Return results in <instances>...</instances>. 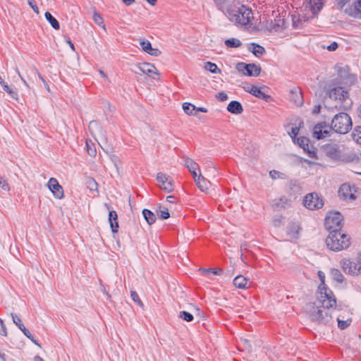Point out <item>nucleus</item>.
I'll return each mask as SVG.
<instances>
[{
  "instance_id": "obj_12",
  "label": "nucleus",
  "mask_w": 361,
  "mask_h": 361,
  "mask_svg": "<svg viewBox=\"0 0 361 361\" xmlns=\"http://www.w3.org/2000/svg\"><path fill=\"white\" fill-rule=\"evenodd\" d=\"M297 144L304 149L311 158L317 157V150L310 145V140L306 137H300L297 139Z\"/></svg>"
},
{
  "instance_id": "obj_13",
  "label": "nucleus",
  "mask_w": 361,
  "mask_h": 361,
  "mask_svg": "<svg viewBox=\"0 0 361 361\" xmlns=\"http://www.w3.org/2000/svg\"><path fill=\"white\" fill-rule=\"evenodd\" d=\"M331 131V128L326 123H318L314 128L313 137L320 140L328 136Z\"/></svg>"
},
{
  "instance_id": "obj_8",
  "label": "nucleus",
  "mask_w": 361,
  "mask_h": 361,
  "mask_svg": "<svg viewBox=\"0 0 361 361\" xmlns=\"http://www.w3.org/2000/svg\"><path fill=\"white\" fill-rule=\"evenodd\" d=\"M339 264L343 271L348 274L357 276L361 273V265L357 259L352 261L350 259L344 258L340 261Z\"/></svg>"
},
{
  "instance_id": "obj_2",
  "label": "nucleus",
  "mask_w": 361,
  "mask_h": 361,
  "mask_svg": "<svg viewBox=\"0 0 361 361\" xmlns=\"http://www.w3.org/2000/svg\"><path fill=\"white\" fill-rule=\"evenodd\" d=\"M221 9L228 19L236 25H247L253 18L252 11L243 5L226 4Z\"/></svg>"
},
{
  "instance_id": "obj_53",
  "label": "nucleus",
  "mask_w": 361,
  "mask_h": 361,
  "mask_svg": "<svg viewBox=\"0 0 361 361\" xmlns=\"http://www.w3.org/2000/svg\"><path fill=\"white\" fill-rule=\"evenodd\" d=\"M0 334L2 336H7V330L5 325L3 323V321L0 319Z\"/></svg>"
},
{
  "instance_id": "obj_63",
  "label": "nucleus",
  "mask_w": 361,
  "mask_h": 361,
  "mask_svg": "<svg viewBox=\"0 0 361 361\" xmlns=\"http://www.w3.org/2000/svg\"><path fill=\"white\" fill-rule=\"evenodd\" d=\"M121 1L126 6H130L135 2V0H121Z\"/></svg>"
},
{
  "instance_id": "obj_20",
  "label": "nucleus",
  "mask_w": 361,
  "mask_h": 361,
  "mask_svg": "<svg viewBox=\"0 0 361 361\" xmlns=\"http://www.w3.org/2000/svg\"><path fill=\"white\" fill-rule=\"evenodd\" d=\"M245 90L247 92H250L252 95L255 96L256 97H258L266 101L270 97L269 95L266 94L259 88L255 85H247V87H245Z\"/></svg>"
},
{
  "instance_id": "obj_31",
  "label": "nucleus",
  "mask_w": 361,
  "mask_h": 361,
  "mask_svg": "<svg viewBox=\"0 0 361 361\" xmlns=\"http://www.w3.org/2000/svg\"><path fill=\"white\" fill-rule=\"evenodd\" d=\"M143 216L149 225L153 224L156 221L155 214L150 210L144 209L142 210Z\"/></svg>"
},
{
  "instance_id": "obj_7",
  "label": "nucleus",
  "mask_w": 361,
  "mask_h": 361,
  "mask_svg": "<svg viewBox=\"0 0 361 361\" xmlns=\"http://www.w3.org/2000/svg\"><path fill=\"white\" fill-rule=\"evenodd\" d=\"M336 70L338 73V77L334 80H340L342 82V85L348 87L351 86L356 82V77L354 75L349 73V68L348 66H336Z\"/></svg>"
},
{
  "instance_id": "obj_5",
  "label": "nucleus",
  "mask_w": 361,
  "mask_h": 361,
  "mask_svg": "<svg viewBox=\"0 0 361 361\" xmlns=\"http://www.w3.org/2000/svg\"><path fill=\"white\" fill-rule=\"evenodd\" d=\"M331 130L340 134H345L352 128V121L346 113H338L331 121Z\"/></svg>"
},
{
  "instance_id": "obj_19",
  "label": "nucleus",
  "mask_w": 361,
  "mask_h": 361,
  "mask_svg": "<svg viewBox=\"0 0 361 361\" xmlns=\"http://www.w3.org/2000/svg\"><path fill=\"white\" fill-rule=\"evenodd\" d=\"M137 70L144 74L152 77V74L159 75L157 68L153 64L144 63L137 66Z\"/></svg>"
},
{
  "instance_id": "obj_1",
  "label": "nucleus",
  "mask_w": 361,
  "mask_h": 361,
  "mask_svg": "<svg viewBox=\"0 0 361 361\" xmlns=\"http://www.w3.org/2000/svg\"><path fill=\"white\" fill-rule=\"evenodd\" d=\"M334 296L321 294L313 302L307 303L305 311L310 319L317 325H330L333 323L331 308L336 306Z\"/></svg>"
},
{
  "instance_id": "obj_54",
  "label": "nucleus",
  "mask_w": 361,
  "mask_h": 361,
  "mask_svg": "<svg viewBox=\"0 0 361 361\" xmlns=\"http://www.w3.org/2000/svg\"><path fill=\"white\" fill-rule=\"evenodd\" d=\"M216 98H218L219 100L224 102V101H226L228 99V97L226 93L222 92H219L216 95Z\"/></svg>"
},
{
  "instance_id": "obj_28",
  "label": "nucleus",
  "mask_w": 361,
  "mask_h": 361,
  "mask_svg": "<svg viewBox=\"0 0 361 361\" xmlns=\"http://www.w3.org/2000/svg\"><path fill=\"white\" fill-rule=\"evenodd\" d=\"M300 226L297 223H293L287 228V233L293 238H298Z\"/></svg>"
},
{
  "instance_id": "obj_43",
  "label": "nucleus",
  "mask_w": 361,
  "mask_h": 361,
  "mask_svg": "<svg viewBox=\"0 0 361 361\" xmlns=\"http://www.w3.org/2000/svg\"><path fill=\"white\" fill-rule=\"evenodd\" d=\"M111 160L113 162L118 174L120 175V169L121 168V163L120 160L115 155H112L111 157Z\"/></svg>"
},
{
  "instance_id": "obj_15",
  "label": "nucleus",
  "mask_w": 361,
  "mask_h": 361,
  "mask_svg": "<svg viewBox=\"0 0 361 361\" xmlns=\"http://www.w3.org/2000/svg\"><path fill=\"white\" fill-rule=\"evenodd\" d=\"M47 185L56 198L61 199L63 197V188L59 185L58 180L56 178H51L49 180Z\"/></svg>"
},
{
  "instance_id": "obj_42",
  "label": "nucleus",
  "mask_w": 361,
  "mask_h": 361,
  "mask_svg": "<svg viewBox=\"0 0 361 361\" xmlns=\"http://www.w3.org/2000/svg\"><path fill=\"white\" fill-rule=\"evenodd\" d=\"M87 188L92 191H97V183L92 178H89L87 180Z\"/></svg>"
},
{
  "instance_id": "obj_48",
  "label": "nucleus",
  "mask_w": 361,
  "mask_h": 361,
  "mask_svg": "<svg viewBox=\"0 0 361 361\" xmlns=\"http://www.w3.org/2000/svg\"><path fill=\"white\" fill-rule=\"evenodd\" d=\"M11 317L13 323L18 326V327L21 330L25 326L21 322V319L15 314H11Z\"/></svg>"
},
{
  "instance_id": "obj_18",
  "label": "nucleus",
  "mask_w": 361,
  "mask_h": 361,
  "mask_svg": "<svg viewBox=\"0 0 361 361\" xmlns=\"http://www.w3.org/2000/svg\"><path fill=\"white\" fill-rule=\"evenodd\" d=\"M326 153L329 157L335 160H340L343 157L341 150L339 147L336 145L327 146L326 147Z\"/></svg>"
},
{
  "instance_id": "obj_26",
  "label": "nucleus",
  "mask_w": 361,
  "mask_h": 361,
  "mask_svg": "<svg viewBox=\"0 0 361 361\" xmlns=\"http://www.w3.org/2000/svg\"><path fill=\"white\" fill-rule=\"evenodd\" d=\"M195 182L202 192H207L210 182L206 180L201 174L195 179Z\"/></svg>"
},
{
  "instance_id": "obj_49",
  "label": "nucleus",
  "mask_w": 361,
  "mask_h": 361,
  "mask_svg": "<svg viewBox=\"0 0 361 361\" xmlns=\"http://www.w3.org/2000/svg\"><path fill=\"white\" fill-rule=\"evenodd\" d=\"M283 173H280L279 171H276V170H272V171H271L269 172V176H270V177H271L272 179H274V180H275V179H276V178H282V176H283Z\"/></svg>"
},
{
  "instance_id": "obj_9",
  "label": "nucleus",
  "mask_w": 361,
  "mask_h": 361,
  "mask_svg": "<svg viewBox=\"0 0 361 361\" xmlns=\"http://www.w3.org/2000/svg\"><path fill=\"white\" fill-rule=\"evenodd\" d=\"M324 202L317 193H310L305 197L304 206L309 209H320L323 207Z\"/></svg>"
},
{
  "instance_id": "obj_39",
  "label": "nucleus",
  "mask_w": 361,
  "mask_h": 361,
  "mask_svg": "<svg viewBox=\"0 0 361 361\" xmlns=\"http://www.w3.org/2000/svg\"><path fill=\"white\" fill-rule=\"evenodd\" d=\"M93 20L99 26H101L104 30H106V26L104 24L103 18L96 11L93 13Z\"/></svg>"
},
{
  "instance_id": "obj_56",
  "label": "nucleus",
  "mask_w": 361,
  "mask_h": 361,
  "mask_svg": "<svg viewBox=\"0 0 361 361\" xmlns=\"http://www.w3.org/2000/svg\"><path fill=\"white\" fill-rule=\"evenodd\" d=\"M273 225L275 227H279L281 225V216H276L273 219Z\"/></svg>"
},
{
  "instance_id": "obj_52",
  "label": "nucleus",
  "mask_w": 361,
  "mask_h": 361,
  "mask_svg": "<svg viewBox=\"0 0 361 361\" xmlns=\"http://www.w3.org/2000/svg\"><path fill=\"white\" fill-rule=\"evenodd\" d=\"M86 146H87V153L92 156V157H94L96 155V149L94 148H92L88 142H86Z\"/></svg>"
},
{
  "instance_id": "obj_30",
  "label": "nucleus",
  "mask_w": 361,
  "mask_h": 361,
  "mask_svg": "<svg viewBox=\"0 0 361 361\" xmlns=\"http://www.w3.org/2000/svg\"><path fill=\"white\" fill-rule=\"evenodd\" d=\"M330 276L334 281L339 283H343L345 279V277L341 271L335 268H333L330 270Z\"/></svg>"
},
{
  "instance_id": "obj_24",
  "label": "nucleus",
  "mask_w": 361,
  "mask_h": 361,
  "mask_svg": "<svg viewBox=\"0 0 361 361\" xmlns=\"http://www.w3.org/2000/svg\"><path fill=\"white\" fill-rule=\"evenodd\" d=\"M184 165L192 173L194 179L198 177L196 173V170L199 169V166L195 161H194L192 159L186 158L184 161Z\"/></svg>"
},
{
  "instance_id": "obj_25",
  "label": "nucleus",
  "mask_w": 361,
  "mask_h": 361,
  "mask_svg": "<svg viewBox=\"0 0 361 361\" xmlns=\"http://www.w3.org/2000/svg\"><path fill=\"white\" fill-rule=\"evenodd\" d=\"M227 110L231 114H240L243 112V109L239 102L232 101L228 104Z\"/></svg>"
},
{
  "instance_id": "obj_22",
  "label": "nucleus",
  "mask_w": 361,
  "mask_h": 361,
  "mask_svg": "<svg viewBox=\"0 0 361 361\" xmlns=\"http://www.w3.org/2000/svg\"><path fill=\"white\" fill-rule=\"evenodd\" d=\"M317 274H318V276L321 281V283L319 286V290L320 291L319 295H321V294L326 293V295H329V296H334L333 295L332 291L327 288V287L324 283V279H325L324 273L322 271H319Z\"/></svg>"
},
{
  "instance_id": "obj_27",
  "label": "nucleus",
  "mask_w": 361,
  "mask_h": 361,
  "mask_svg": "<svg viewBox=\"0 0 361 361\" xmlns=\"http://www.w3.org/2000/svg\"><path fill=\"white\" fill-rule=\"evenodd\" d=\"M233 284L236 288L241 289H246L249 286L248 279L244 277L243 275H238L233 279Z\"/></svg>"
},
{
  "instance_id": "obj_58",
  "label": "nucleus",
  "mask_w": 361,
  "mask_h": 361,
  "mask_svg": "<svg viewBox=\"0 0 361 361\" xmlns=\"http://www.w3.org/2000/svg\"><path fill=\"white\" fill-rule=\"evenodd\" d=\"M0 186L1 187L2 189H4L5 190H9L8 184L4 180H2L1 178H0Z\"/></svg>"
},
{
  "instance_id": "obj_11",
  "label": "nucleus",
  "mask_w": 361,
  "mask_h": 361,
  "mask_svg": "<svg viewBox=\"0 0 361 361\" xmlns=\"http://www.w3.org/2000/svg\"><path fill=\"white\" fill-rule=\"evenodd\" d=\"M157 180L159 182V186L161 189L166 192H170L173 190L172 180L169 176L162 173H158Z\"/></svg>"
},
{
  "instance_id": "obj_46",
  "label": "nucleus",
  "mask_w": 361,
  "mask_h": 361,
  "mask_svg": "<svg viewBox=\"0 0 361 361\" xmlns=\"http://www.w3.org/2000/svg\"><path fill=\"white\" fill-rule=\"evenodd\" d=\"M258 71L255 70V68H249L247 70L245 75L247 76H257L259 75L261 72V68L259 66H257Z\"/></svg>"
},
{
  "instance_id": "obj_4",
  "label": "nucleus",
  "mask_w": 361,
  "mask_h": 361,
  "mask_svg": "<svg viewBox=\"0 0 361 361\" xmlns=\"http://www.w3.org/2000/svg\"><path fill=\"white\" fill-rule=\"evenodd\" d=\"M348 87L342 85L340 80H331L325 85L324 90L331 99L341 102L348 97Z\"/></svg>"
},
{
  "instance_id": "obj_35",
  "label": "nucleus",
  "mask_w": 361,
  "mask_h": 361,
  "mask_svg": "<svg viewBox=\"0 0 361 361\" xmlns=\"http://www.w3.org/2000/svg\"><path fill=\"white\" fill-rule=\"evenodd\" d=\"M204 68L212 73H221V72L215 63L209 61L204 63Z\"/></svg>"
},
{
  "instance_id": "obj_38",
  "label": "nucleus",
  "mask_w": 361,
  "mask_h": 361,
  "mask_svg": "<svg viewBox=\"0 0 361 361\" xmlns=\"http://www.w3.org/2000/svg\"><path fill=\"white\" fill-rule=\"evenodd\" d=\"M157 213L161 219H167L170 217L169 209L166 207H159V209L157 211Z\"/></svg>"
},
{
  "instance_id": "obj_51",
  "label": "nucleus",
  "mask_w": 361,
  "mask_h": 361,
  "mask_svg": "<svg viewBox=\"0 0 361 361\" xmlns=\"http://www.w3.org/2000/svg\"><path fill=\"white\" fill-rule=\"evenodd\" d=\"M299 128L298 127H293L291 129V132L289 133V135L290 136L292 137V139L295 141V137L297 136V135L299 133Z\"/></svg>"
},
{
  "instance_id": "obj_57",
  "label": "nucleus",
  "mask_w": 361,
  "mask_h": 361,
  "mask_svg": "<svg viewBox=\"0 0 361 361\" xmlns=\"http://www.w3.org/2000/svg\"><path fill=\"white\" fill-rule=\"evenodd\" d=\"M242 342L243 343V345H244L245 348L246 350H247L248 351H250L251 350L250 342L248 340L245 339V338L242 339Z\"/></svg>"
},
{
  "instance_id": "obj_17",
  "label": "nucleus",
  "mask_w": 361,
  "mask_h": 361,
  "mask_svg": "<svg viewBox=\"0 0 361 361\" xmlns=\"http://www.w3.org/2000/svg\"><path fill=\"white\" fill-rule=\"evenodd\" d=\"M322 6V0H309L305 8L312 12V16L307 18L314 17L321 11Z\"/></svg>"
},
{
  "instance_id": "obj_55",
  "label": "nucleus",
  "mask_w": 361,
  "mask_h": 361,
  "mask_svg": "<svg viewBox=\"0 0 361 361\" xmlns=\"http://www.w3.org/2000/svg\"><path fill=\"white\" fill-rule=\"evenodd\" d=\"M353 136L355 138L357 137V142H359L360 139L361 140V126H359L355 129V133H354Z\"/></svg>"
},
{
  "instance_id": "obj_29",
  "label": "nucleus",
  "mask_w": 361,
  "mask_h": 361,
  "mask_svg": "<svg viewBox=\"0 0 361 361\" xmlns=\"http://www.w3.org/2000/svg\"><path fill=\"white\" fill-rule=\"evenodd\" d=\"M248 49L257 57H259L265 53V49L263 47L255 43L250 44Z\"/></svg>"
},
{
  "instance_id": "obj_41",
  "label": "nucleus",
  "mask_w": 361,
  "mask_h": 361,
  "mask_svg": "<svg viewBox=\"0 0 361 361\" xmlns=\"http://www.w3.org/2000/svg\"><path fill=\"white\" fill-rule=\"evenodd\" d=\"M2 87L4 90L6 91L11 96V97L15 99L16 100L18 99L17 92L11 90L6 83L3 85Z\"/></svg>"
},
{
  "instance_id": "obj_3",
  "label": "nucleus",
  "mask_w": 361,
  "mask_h": 361,
  "mask_svg": "<svg viewBox=\"0 0 361 361\" xmlns=\"http://www.w3.org/2000/svg\"><path fill=\"white\" fill-rule=\"evenodd\" d=\"M327 247L338 252L348 248L350 245V238L341 231H331L326 239Z\"/></svg>"
},
{
  "instance_id": "obj_64",
  "label": "nucleus",
  "mask_w": 361,
  "mask_h": 361,
  "mask_svg": "<svg viewBox=\"0 0 361 361\" xmlns=\"http://www.w3.org/2000/svg\"><path fill=\"white\" fill-rule=\"evenodd\" d=\"M195 111H196V113L197 111H201V112H203V113H207V109L206 108H204V107H196Z\"/></svg>"
},
{
  "instance_id": "obj_40",
  "label": "nucleus",
  "mask_w": 361,
  "mask_h": 361,
  "mask_svg": "<svg viewBox=\"0 0 361 361\" xmlns=\"http://www.w3.org/2000/svg\"><path fill=\"white\" fill-rule=\"evenodd\" d=\"M130 296H131L132 300L135 302H136L142 309L144 308V304L142 303V302L140 299V297H139L138 294L135 290H132L130 291Z\"/></svg>"
},
{
  "instance_id": "obj_32",
  "label": "nucleus",
  "mask_w": 361,
  "mask_h": 361,
  "mask_svg": "<svg viewBox=\"0 0 361 361\" xmlns=\"http://www.w3.org/2000/svg\"><path fill=\"white\" fill-rule=\"evenodd\" d=\"M236 68L239 72L243 73L244 75H245L247 70L249 68H255V70L258 71L257 65L254 63L246 64L244 63H238L236 66Z\"/></svg>"
},
{
  "instance_id": "obj_45",
  "label": "nucleus",
  "mask_w": 361,
  "mask_h": 361,
  "mask_svg": "<svg viewBox=\"0 0 361 361\" xmlns=\"http://www.w3.org/2000/svg\"><path fill=\"white\" fill-rule=\"evenodd\" d=\"M23 334L24 335L28 338L29 339H30V341L34 343L36 345H38V346H40L39 344L38 343V342L34 338V337L32 336V335L30 334V332L25 328V327H23L21 330H20Z\"/></svg>"
},
{
  "instance_id": "obj_50",
  "label": "nucleus",
  "mask_w": 361,
  "mask_h": 361,
  "mask_svg": "<svg viewBox=\"0 0 361 361\" xmlns=\"http://www.w3.org/2000/svg\"><path fill=\"white\" fill-rule=\"evenodd\" d=\"M295 97V98L293 99L295 103L298 106L302 105V99L301 93L300 92H296Z\"/></svg>"
},
{
  "instance_id": "obj_60",
  "label": "nucleus",
  "mask_w": 361,
  "mask_h": 361,
  "mask_svg": "<svg viewBox=\"0 0 361 361\" xmlns=\"http://www.w3.org/2000/svg\"><path fill=\"white\" fill-rule=\"evenodd\" d=\"M338 43L334 42L329 46L327 47V49L330 51H335L338 48Z\"/></svg>"
},
{
  "instance_id": "obj_21",
  "label": "nucleus",
  "mask_w": 361,
  "mask_h": 361,
  "mask_svg": "<svg viewBox=\"0 0 361 361\" xmlns=\"http://www.w3.org/2000/svg\"><path fill=\"white\" fill-rule=\"evenodd\" d=\"M140 44L144 51L153 56H158L161 54V51L158 49L152 48L151 43L148 40H142Z\"/></svg>"
},
{
  "instance_id": "obj_34",
  "label": "nucleus",
  "mask_w": 361,
  "mask_h": 361,
  "mask_svg": "<svg viewBox=\"0 0 361 361\" xmlns=\"http://www.w3.org/2000/svg\"><path fill=\"white\" fill-rule=\"evenodd\" d=\"M45 18L50 23L51 27L55 30L60 29V25L58 20L49 13L46 12L44 14Z\"/></svg>"
},
{
  "instance_id": "obj_59",
  "label": "nucleus",
  "mask_w": 361,
  "mask_h": 361,
  "mask_svg": "<svg viewBox=\"0 0 361 361\" xmlns=\"http://www.w3.org/2000/svg\"><path fill=\"white\" fill-rule=\"evenodd\" d=\"M338 1V6L340 9H345V4L348 0H337Z\"/></svg>"
},
{
  "instance_id": "obj_61",
  "label": "nucleus",
  "mask_w": 361,
  "mask_h": 361,
  "mask_svg": "<svg viewBox=\"0 0 361 361\" xmlns=\"http://www.w3.org/2000/svg\"><path fill=\"white\" fill-rule=\"evenodd\" d=\"M36 73L37 74L38 77L40 78V80L44 82V86H45V88L49 91V87L48 85V84L47 83V82L44 80V79L42 78V76L41 75V74L38 72V71L37 69L35 70Z\"/></svg>"
},
{
  "instance_id": "obj_44",
  "label": "nucleus",
  "mask_w": 361,
  "mask_h": 361,
  "mask_svg": "<svg viewBox=\"0 0 361 361\" xmlns=\"http://www.w3.org/2000/svg\"><path fill=\"white\" fill-rule=\"evenodd\" d=\"M179 317L182 318L186 322H191L193 319V316L190 312L186 311H181L179 313Z\"/></svg>"
},
{
  "instance_id": "obj_37",
  "label": "nucleus",
  "mask_w": 361,
  "mask_h": 361,
  "mask_svg": "<svg viewBox=\"0 0 361 361\" xmlns=\"http://www.w3.org/2000/svg\"><path fill=\"white\" fill-rule=\"evenodd\" d=\"M199 271L202 272L203 274L207 275L209 273H212L216 275H221L223 273V270L221 269H212V268H200Z\"/></svg>"
},
{
  "instance_id": "obj_14",
  "label": "nucleus",
  "mask_w": 361,
  "mask_h": 361,
  "mask_svg": "<svg viewBox=\"0 0 361 361\" xmlns=\"http://www.w3.org/2000/svg\"><path fill=\"white\" fill-rule=\"evenodd\" d=\"M355 192V190L354 188L351 187L349 184L344 183L340 187L338 190V195L344 200H353L356 198Z\"/></svg>"
},
{
  "instance_id": "obj_33",
  "label": "nucleus",
  "mask_w": 361,
  "mask_h": 361,
  "mask_svg": "<svg viewBox=\"0 0 361 361\" xmlns=\"http://www.w3.org/2000/svg\"><path fill=\"white\" fill-rule=\"evenodd\" d=\"M183 109L184 112L190 116H197V113L195 111L196 106L194 104H192L188 102H185L183 104Z\"/></svg>"
},
{
  "instance_id": "obj_47",
  "label": "nucleus",
  "mask_w": 361,
  "mask_h": 361,
  "mask_svg": "<svg viewBox=\"0 0 361 361\" xmlns=\"http://www.w3.org/2000/svg\"><path fill=\"white\" fill-rule=\"evenodd\" d=\"M337 322H338V326L341 329H345L350 325L351 320L347 319V320L343 321V320L340 319L339 318H337Z\"/></svg>"
},
{
  "instance_id": "obj_6",
  "label": "nucleus",
  "mask_w": 361,
  "mask_h": 361,
  "mask_svg": "<svg viewBox=\"0 0 361 361\" xmlns=\"http://www.w3.org/2000/svg\"><path fill=\"white\" fill-rule=\"evenodd\" d=\"M343 226V216L337 212H329L325 219L326 228L331 231H341Z\"/></svg>"
},
{
  "instance_id": "obj_62",
  "label": "nucleus",
  "mask_w": 361,
  "mask_h": 361,
  "mask_svg": "<svg viewBox=\"0 0 361 361\" xmlns=\"http://www.w3.org/2000/svg\"><path fill=\"white\" fill-rule=\"evenodd\" d=\"M320 109H321L320 105L315 106L312 110V113L313 114H319L320 112Z\"/></svg>"
},
{
  "instance_id": "obj_16",
  "label": "nucleus",
  "mask_w": 361,
  "mask_h": 361,
  "mask_svg": "<svg viewBox=\"0 0 361 361\" xmlns=\"http://www.w3.org/2000/svg\"><path fill=\"white\" fill-rule=\"evenodd\" d=\"M344 12L350 16L361 18V0L355 1L352 6L345 7Z\"/></svg>"
},
{
  "instance_id": "obj_10",
  "label": "nucleus",
  "mask_w": 361,
  "mask_h": 361,
  "mask_svg": "<svg viewBox=\"0 0 361 361\" xmlns=\"http://www.w3.org/2000/svg\"><path fill=\"white\" fill-rule=\"evenodd\" d=\"M287 27V22L285 19L284 16H279L275 19L274 21H271L270 23H267L266 25V28L269 32H281L284 29Z\"/></svg>"
},
{
  "instance_id": "obj_23",
  "label": "nucleus",
  "mask_w": 361,
  "mask_h": 361,
  "mask_svg": "<svg viewBox=\"0 0 361 361\" xmlns=\"http://www.w3.org/2000/svg\"><path fill=\"white\" fill-rule=\"evenodd\" d=\"M108 219L112 233H117L119 226L118 222V215L116 212L114 210L109 211Z\"/></svg>"
},
{
  "instance_id": "obj_36",
  "label": "nucleus",
  "mask_w": 361,
  "mask_h": 361,
  "mask_svg": "<svg viewBox=\"0 0 361 361\" xmlns=\"http://www.w3.org/2000/svg\"><path fill=\"white\" fill-rule=\"evenodd\" d=\"M225 44L228 47L237 48L241 46V42L236 38H230L225 41Z\"/></svg>"
}]
</instances>
